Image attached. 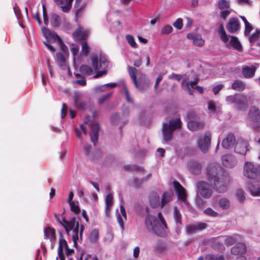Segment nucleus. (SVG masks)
Here are the masks:
<instances>
[{
  "label": "nucleus",
  "mask_w": 260,
  "mask_h": 260,
  "mask_svg": "<svg viewBox=\"0 0 260 260\" xmlns=\"http://www.w3.org/2000/svg\"><path fill=\"white\" fill-rule=\"evenodd\" d=\"M187 126L190 131H197L203 129L204 127L205 123L202 121L190 120L188 121Z\"/></svg>",
  "instance_id": "5701e85b"
},
{
  "label": "nucleus",
  "mask_w": 260,
  "mask_h": 260,
  "mask_svg": "<svg viewBox=\"0 0 260 260\" xmlns=\"http://www.w3.org/2000/svg\"><path fill=\"white\" fill-rule=\"evenodd\" d=\"M198 189L203 197L209 198L211 196V190L209 183L205 181H200L198 183Z\"/></svg>",
  "instance_id": "9b49d317"
},
{
  "label": "nucleus",
  "mask_w": 260,
  "mask_h": 260,
  "mask_svg": "<svg viewBox=\"0 0 260 260\" xmlns=\"http://www.w3.org/2000/svg\"><path fill=\"white\" fill-rule=\"evenodd\" d=\"M99 237V232L98 229H93L89 235V240L91 242L95 243L97 242Z\"/></svg>",
  "instance_id": "ea45409f"
},
{
  "label": "nucleus",
  "mask_w": 260,
  "mask_h": 260,
  "mask_svg": "<svg viewBox=\"0 0 260 260\" xmlns=\"http://www.w3.org/2000/svg\"><path fill=\"white\" fill-rule=\"evenodd\" d=\"M92 66L95 71L100 69H107L109 66V61L105 55L101 54L99 57L96 55L93 56L91 58Z\"/></svg>",
  "instance_id": "0eeeda50"
},
{
  "label": "nucleus",
  "mask_w": 260,
  "mask_h": 260,
  "mask_svg": "<svg viewBox=\"0 0 260 260\" xmlns=\"http://www.w3.org/2000/svg\"><path fill=\"white\" fill-rule=\"evenodd\" d=\"M120 120V116L118 114H114L111 117V122L113 125L118 124Z\"/></svg>",
  "instance_id": "864d4df0"
},
{
  "label": "nucleus",
  "mask_w": 260,
  "mask_h": 260,
  "mask_svg": "<svg viewBox=\"0 0 260 260\" xmlns=\"http://www.w3.org/2000/svg\"><path fill=\"white\" fill-rule=\"evenodd\" d=\"M173 30V27L169 25H167L165 26L161 30V33L162 34L168 35L170 34Z\"/></svg>",
  "instance_id": "5fc2aeb1"
},
{
  "label": "nucleus",
  "mask_w": 260,
  "mask_h": 260,
  "mask_svg": "<svg viewBox=\"0 0 260 260\" xmlns=\"http://www.w3.org/2000/svg\"><path fill=\"white\" fill-rule=\"evenodd\" d=\"M239 23L237 18H231L226 25V29L230 33H234L239 29Z\"/></svg>",
  "instance_id": "412c9836"
},
{
  "label": "nucleus",
  "mask_w": 260,
  "mask_h": 260,
  "mask_svg": "<svg viewBox=\"0 0 260 260\" xmlns=\"http://www.w3.org/2000/svg\"><path fill=\"white\" fill-rule=\"evenodd\" d=\"M187 38L189 40H192L193 44L197 46H202L205 43L204 40L202 39V37L199 35L189 33L187 35Z\"/></svg>",
  "instance_id": "bb28decb"
},
{
  "label": "nucleus",
  "mask_w": 260,
  "mask_h": 260,
  "mask_svg": "<svg viewBox=\"0 0 260 260\" xmlns=\"http://www.w3.org/2000/svg\"><path fill=\"white\" fill-rule=\"evenodd\" d=\"M42 9H43V17L44 23L46 25H48V23H49V20H48V18L47 10H46L45 5H43Z\"/></svg>",
  "instance_id": "8fccbe9b"
},
{
  "label": "nucleus",
  "mask_w": 260,
  "mask_h": 260,
  "mask_svg": "<svg viewBox=\"0 0 260 260\" xmlns=\"http://www.w3.org/2000/svg\"><path fill=\"white\" fill-rule=\"evenodd\" d=\"M247 251L245 244L242 242L238 243L235 246L231 249V252L235 255H241L244 254Z\"/></svg>",
  "instance_id": "dca6fc26"
},
{
  "label": "nucleus",
  "mask_w": 260,
  "mask_h": 260,
  "mask_svg": "<svg viewBox=\"0 0 260 260\" xmlns=\"http://www.w3.org/2000/svg\"><path fill=\"white\" fill-rule=\"evenodd\" d=\"M236 241L237 240L235 238L231 236H228L225 240V243L227 245L230 246L234 244Z\"/></svg>",
  "instance_id": "bf43d9fd"
},
{
  "label": "nucleus",
  "mask_w": 260,
  "mask_h": 260,
  "mask_svg": "<svg viewBox=\"0 0 260 260\" xmlns=\"http://www.w3.org/2000/svg\"><path fill=\"white\" fill-rule=\"evenodd\" d=\"M212 247L218 249H222L223 247L222 241L218 240L216 238L212 240Z\"/></svg>",
  "instance_id": "603ef678"
},
{
  "label": "nucleus",
  "mask_w": 260,
  "mask_h": 260,
  "mask_svg": "<svg viewBox=\"0 0 260 260\" xmlns=\"http://www.w3.org/2000/svg\"><path fill=\"white\" fill-rule=\"evenodd\" d=\"M236 197L240 202H243L245 199V193L241 189L237 190L236 192Z\"/></svg>",
  "instance_id": "09e8293b"
},
{
  "label": "nucleus",
  "mask_w": 260,
  "mask_h": 260,
  "mask_svg": "<svg viewBox=\"0 0 260 260\" xmlns=\"http://www.w3.org/2000/svg\"><path fill=\"white\" fill-rule=\"evenodd\" d=\"M126 41L129 45L133 48H136L137 47V44L135 42L134 37L131 35H126L125 36Z\"/></svg>",
  "instance_id": "37998d69"
},
{
  "label": "nucleus",
  "mask_w": 260,
  "mask_h": 260,
  "mask_svg": "<svg viewBox=\"0 0 260 260\" xmlns=\"http://www.w3.org/2000/svg\"><path fill=\"white\" fill-rule=\"evenodd\" d=\"M149 202L150 206L153 208H155L160 205V198L155 192H152L149 195Z\"/></svg>",
  "instance_id": "cd10ccee"
},
{
  "label": "nucleus",
  "mask_w": 260,
  "mask_h": 260,
  "mask_svg": "<svg viewBox=\"0 0 260 260\" xmlns=\"http://www.w3.org/2000/svg\"><path fill=\"white\" fill-rule=\"evenodd\" d=\"M222 165L226 168H232L237 164V159L234 155L232 154H225L221 157Z\"/></svg>",
  "instance_id": "1a4fd4ad"
},
{
  "label": "nucleus",
  "mask_w": 260,
  "mask_h": 260,
  "mask_svg": "<svg viewBox=\"0 0 260 260\" xmlns=\"http://www.w3.org/2000/svg\"><path fill=\"white\" fill-rule=\"evenodd\" d=\"M157 215H158V217L159 219L160 220V222H161L162 225H164L166 229H168L167 223H166V220H165V218H164L161 212H159L158 213Z\"/></svg>",
  "instance_id": "338daca9"
},
{
  "label": "nucleus",
  "mask_w": 260,
  "mask_h": 260,
  "mask_svg": "<svg viewBox=\"0 0 260 260\" xmlns=\"http://www.w3.org/2000/svg\"><path fill=\"white\" fill-rule=\"evenodd\" d=\"M158 221L157 218L151 215H147L145 218V225L147 229L149 230H152L154 226L158 224Z\"/></svg>",
  "instance_id": "b1692460"
},
{
  "label": "nucleus",
  "mask_w": 260,
  "mask_h": 260,
  "mask_svg": "<svg viewBox=\"0 0 260 260\" xmlns=\"http://www.w3.org/2000/svg\"><path fill=\"white\" fill-rule=\"evenodd\" d=\"M212 172V188L218 193L224 192L227 186L230 184L229 177L223 173L220 167L216 172L213 170Z\"/></svg>",
  "instance_id": "f03ea898"
},
{
  "label": "nucleus",
  "mask_w": 260,
  "mask_h": 260,
  "mask_svg": "<svg viewBox=\"0 0 260 260\" xmlns=\"http://www.w3.org/2000/svg\"><path fill=\"white\" fill-rule=\"evenodd\" d=\"M232 87L234 90L237 91H242L245 88V86L244 84L241 81L237 80L235 81L232 84Z\"/></svg>",
  "instance_id": "58836bf2"
},
{
  "label": "nucleus",
  "mask_w": 260,
  "mask_h": 260,
  "mask_svg": "<svg viewBox=\"0 0 260 260\" xmlns=\"http://www.w3.org/2000/svg\"><path fill=\"white\" fill-rule=\"evenodd\" d=\"M230 7V4L229 1L219 0L218 3V7L221 10L228 9Z\"/></svg>",
  "instance_id": "c03bdc74"
},
{
  "label": "nucleus",
  "mask_w": 260,
  "mask_h": 260,
  "mask_svg": "<svg viewBox=\"0 0 260 260\" xmlns=\"http://www.w3.org/2000/svg\"><path fill=\"white\" fill-rule=\"evenodd\" d=\"M164 225H161L159 222L153 229L152 231L157 236L159 237H165L166 235L167 232Z\"/></svg>",
  "instance_id": "7c9ffc66"
},
{
  "label": "nucleus",
  "mask_w": 260,
  "mask_h": 260,
  "mask_svg": "<svg viewBox=\"0 0 260 260\" xmlns=\"http://www.w3.org/2000/svg\"><path fill=\"white\" fill-rule=\"evenodd\" d=\"M257 169L250 162H246L244 165V175L245 177L254 179L256 177Z\"/></svg>",
  "instance_id": "9d476101"
},
{
  "label": "nucleus",
  "mask_w": 260,
  "mask_h": 260,
  "mask_svg": "<svg viewBox=\"0 0 260 260\" xmlns=\"http://www.w3.org/2000/svg\"><path fill=\"white\" fill-rule=\"evenodd\" d=\"M167 245L164 242H162L161 241H159L156 244V248L157 251L159 253H163L165 251V250L166 249Z\"/></svg>",
  "instance_id": "de8ad7c7"
},
{
  "label": "nucleus",
  "mask_w": 260,
  "mask_h": 260,
  "mask_svg": "<svg viewBox=\"0 0 260 260\" xmlns=\"http://www.w3.org/2000/svg\"><path fill=\"white\" fill-rule=\"evenodd\" d=\"M219 206L223 209H227L230 208V202L226 198H222L218 201Z\"/></svg>",
  "instance_id": "a19ab883"
},
{
  "label": "nucleus",
  "mask_w": 260,
  "mask_h": 260,
  "mask_svg": "<svg viewBox=\"0 0 260 260\" xmlns=\"http://www.w3.org/2000/svg\"><path fill=\"white\" fill-rule=\"evenodd\" d=\"M210 138L209 136H205L203 139H200L198 142V146L201 151L206 153L210 147Z\"/></svg>",
  "instance_id": "393cba45"
},
{
  "label": "nucleus",
  "mask_w": 260,
  "mask_h": 260,
  "mask_svg": "<svg viewBox=\"0 0 260 260\" xmlns=\"http://www.w3.org/2000/svg\"><path fill=\"white\" fill-rule=\"evenodd\" d=\"M163 76L164 75L162 74H159L158 75V77H157L155 80L154 86V90H156L157 89L159 83L163 79Z\"/></svg>",
  "instance_id": "052dcab7"
},
{
  "label": "nucleus",
  "mask_w": 260,
  "mask_h": 260,
  "mask_svg": "<svg viewBox=\"0 0 260 260\" xmlns=\"http://www.w3.org/2000/svg\"><path fill=\"white\" fill-rule=\"evenodd\" d=\"M235 105L236 108L239 110H245L247 107V100L246 96L241 94H237Z\"/></svg>",
  "instance_id": "f3484780"
},
{
  "label": "nucleus",
  "mask_w": 260,
  "mask_h": 260,
  "mask_svg": "<svg viewBox=\"0 0 260 260\" xmlns=\"http://www.w3.org/2000/svg\"><path fill=\"white\" fill-rule=\"evenodd\" d=\"M83 9H84L83 6H80L78 9H76V12H75L76 21H78V19L79 18V15L82 13Z\"/></svg>",
  "instance_id": "69168bd1"
},
{
  "label": "nucleus",
  "mask_w": 260,
  "mask_h": 260,
  "mask_svg": "<svg viewBox=\"0 0 260 260\" xmlns=\"http://www.w3.org/2000/svg\"><path fill=\"white\" fill-rule=\"evenodd\" d=\"M107 74V70L103 69L101 71L97 72L96 74L93 76L94 78H98L102 77L104 75Z\"/></svg>",
  "instance_id": "774afa93"
},
{
  "label": "nucleus",
  "mask_w": 260,
  "mask_h": 260,
  "mask_svg": "<svg viewBox=\"0 0 260 260\" xmlns=\"http://www.w3.org/2000/svg\"><path fill=\"white\" fill-rule=\"evenodd\" d=\"M182 126V122L179 118L171 119L169 123H164L162 127V133L164 140L166 142L170 141L173 137V132Z\"/></svg>",
  "instance_id": "20e7f679"
},
{
  "label": "nucleus",
  "mask_w": 260,
  "mask_h": 260,
  "mask_svg": "<svg viewBox=\"0 0 260 260\" xmlns=\"http://www.w3.org/2000/svg\"><path fill=\"white\" fill-rule=\"evenodd\" d=\"M91 132L90 133L91 142L95 145L98 141L100 126L98 123L91 122L89 124Z\"/></svg>",
  "instance_id": "4468645a"
},
{
  "label": "nucleus",
  "mask_w": 260,
  "mask_h": 260,
  "mask_svg": "<svg viewBox=\"0 0 260 260\" xmlns=\"http://www.w3.org/2000/svg\"><path fill=\"white\" fill-rule=\"evenodd\" d=\"M237 98V94L234 95H230L226 97V101L230 104L234 103L235 104Z\"/></svg>",
  "instance_id": "680f3d73"
},
{
  "label": "nucleus",
  "mask_w": 260,
  "mask_h": 260,
  "mask_svg": "<svg viewBox=\"0 0 260 260\" xmlns=\"http://www.w3.org/2000/svg\"><path fill=\"white\" fill-rule=\"evenodd\" d=\"M183 20L181 18H178L173 23V26L177 29H181L183 26Z\"/></svg>",
  "instance_id": "6e6d98bb"
},
{
  "label": "nucleus",
  "mask_w": 260,
  "mask_h": 260,
  "mask_svg": "<svg viewBox=\"0 0 260 260\" xmlns=\"http://www.w3.org/2000/svg\"><path fill=\"white\" fill-rule=\"evenodd\" d=\"M172 193L166 191L162 195L161 202V207L163 208L164 206L172 199Z\"/></svg>",
  "instance_id": "c9c22d12"
},
{
  "label": "nucleus",
  "mask_w": 260,
  "mask_h": 260,
  "mask_svg": "<svg viewBox=\"0 0 260 260\" xmlns=\"http://www.w3.org/2000/svg\"><path fill=\"white\" fill-rule=\"evenodd\" d=\"M259 185V182L256 180H252L249 182L248 187L252 195L254 196H260Z\"/></svg>",
  "instance_id": "4be33fe9"
},
{
  "label": "nucleus",
  "mask_w": 260,
  "mask_h": 260,
  "mask_svg": "<svg viewBox=\"0 0 260 260\" xmlns=\"http://www.w3.org/2000/svg\"><path fill=\"white\" fill-rule=\"evenodd\" d=\"M189 171L194 175H199L201 173L202 166L200 164L192 161L188 165Z\"/></svg>",
  "instance_id": "c85d7f7f"
},
{
  "label": "nucleus",
  "mask_w": 260,
  "mask_h": 260,
  "mask_svg": "<svg viewBox=\"0 0 260 260\" xmlns=\"http://www.w3.org/2000/svg\"><path fill=\"white\" fill-rule=\"evenodd\" d=\"M80 72L85 76H89L93 72L92 68L86 64H82L80 67Z\"/></svg>",
  "instance_id": "e433bc0d"
},
{
  "label": "nucleus",
  "mask_w": 260,
  "mask_h": 260,
  "mask_svg": "<svg viewBox=\"0 0 260 260\" xmlns=\"http://www.w3.org/2000/svg\"><path fill=\"white\" fill-rule=\"evenodd\" d=\"M73 234L72 236L73 241L74 242V246L77 247V241L79 239L78 238V233L79 231V221H77L75 223V226L73 229Z\"/></svg>",
  "instance_id": "72a5a7b5"
},
{
  "label": "nucleus",
  "mask_w": 260,
  "mask_h": 260,
  "mask_svg": "<svg viewBox=\"0 0 260 260\" xmlns=\"http://www.w3.org/2000/svg\"><path fill=\"white\" fill-rule=\"evenodd\" d=\"M72 36L76 42H82L87 39L88 31L83 27L79 26L73 32Z\"/></svg>",
  "instance_id": "6e6552de"
},
{
  "label": "nucleus",
  "mask_w": 260,
  "mask_h": 260,
  "mask_svg": "<svg viewBox=\"0 0 260 260\" xmlns=\"http://www.w3.org/2000/svg\"><path fill=\"white\" fill-rule=\"evenodd\" d=\"M236 142V138L233 134L230 133L222 142V146L226 149L232 148Z\"/></svg>",
  "instance_id": "6ab92c4d"
},
{
  "label": "nucleus",
  "mask_w": 260,
  "mask_h": 260,
  "mask_svg": "<svg viewBox=\"0 0 260 260\" xmlns=\"http://www.w3.org/2000/svg\"><path fill=\"white\" fill-rule=\"evenodd\" d=\"M45 238L50 239L51 242H53L55 239V231L51 227H47L44 229Z\"/></svg>",
  "instance_id": "c756f323"
},
{
  "label": "nucleus",
  "mask_w": 260,
  "mask_h": 260,
  "mask_svg": "<svg viewBox=\"0 0 260 260\" xmlns=\"http://www.w3.org/2000/svg\"><path fill=\"white\" fill-rule=\"evenodd\" d=\"M260 37V32L257 31L249 36V40L250 43H253L255 42Z\"/></svg>",
  "instance_id": "4d7b16f0"
},
{
  "label": "nucleus",
  "mask_w": 260,
  "mask_h": 260,
  "mask_svg": "<svg viewBox=\"0 0 260 260\" xmlns=\"http://www.w3.org/2000/svg\"><path fill=\"white\" fill-rule=\"evenodd\" d=\"M61 225L64 228L66 232L69 234V232L73 230L76 223L75 217L73 218L70 221L66 219L65 217H63V222Z\"/></svg>",
  "instance_id": "a878e982"
},
{
  "label": "nucleus",
  "mask_w": 260,
  "mask_h": 260,
  "mask_svg": "<svg viewBox=\"0 0 260 260\" xmlns=\"http://www.w3.org/2000/svg\"><path fill=\"white\" fill-rule=\"evenodd\" d=\"M71 208V210L76 214H79L80 212V208L78 205H76L74 201H72L69 204Z\"/></svg>",
  "instance_id": "49530a36"
},
{
  "label": "nucleus",
  "mask_w": 260,
  "mask_h": 260,
  "mask_svg": "<svg viewBox=\"0 0 260 260\" xmlns=\"http://www.w3.org/2000/svg\"><path fill=\"white\" fill-rule=\"evenodd\" d=\"M247 119L251 127L254 129L260 128V111L257 108L252 106L250 108Z\"/></svg>",
  "instance_id": "423d86ee"
},
{
  "label": "nucleus",
  "mask_w": 260,
  "mask_h": 260,
  "mask_svg": "<svg viewBox=\"0 0 260 260\" xmlns=\"http://www.w3.org/2000/svg\"><path fill=\"white\" fill-rule=\"evenodd\" d=\"M137 69L134 67L128 66L127 72L135 87L141 92L146 90L150 86V81L145 74H142L137 78L136 73Z\"/></svg>",
  "instance_id": "7ed1b4c3"
},
{
  "label": "nucleus",
  "mask_w": 260,
  "mask_h": 260,
  "mask_svg": "<svg viewBox=\"0 0 260 260\" xmlns=\"http://www.w3.org/2000/svg\"><path fill=\"white\" fill-rule=\"evenodd\" d=\"M112 93H108L105 95H103L101 98H100L99 100V103L100 104H102L106 101H107L109 98L111 97Z\"/></svg>",
  "instance_id": "e2e57ef3"
},
{
  "label": "nucleus",
  "mask_w": 260,
  "mask_h": 260,
  "mask_svg": "<svg viewBox=\"0 0 260 260\" xmlns=\"http://www.w3.org/2000/svg\"><path fill=\"white\" fill-rule=\"evenodd\" d=\"M55 4L59 6L64 13H68L72 6L73 0H53Z\"/></svg>",
  "instance_id": "2eb2a0df"
},
{
  "label": "nucleus",
  "mask_w": 260,
  "mask_h": 260,
  "mask_svg": "<svg viewBox=\"0 0 260 260\" xmlns=\"http://www.w3.org/2000/svg\"><path fill=\"white\" fill-rule=\"evenodd\" d=\"M255 70L256 68L253 66L250 67L247 66L243 69L242 72L245 77L250 78L254 75Z\"/></svg>",
  "instance_id": "2f4dec72"
},
{
  "label": "nucleus",
  "mask_w": 260,
  "mask_h": 260,
  "mask_svg": "<svg viewBox=\"0 0 260 260\" xmlns=\"http://www.w3.org/2000/svg\"><path fill=\"white\" fill-rule=\"evenodd\" d=\"M144 182V179H139L135 178L133 180V183L134 186L137 188H140L141 187L142 184Z\"/></svg>",
  "instance_id": "13d9d810"
},
{
  "label": "nucleus",
  "mask_w": 260,
  "mask_h": 260,
  "mask_svg": "<svg viewBox=\"0 0 260 260\" xmlns=\"http://www.w3.org/2000/svg\"><path fill=\"white\" fill-rule=\"evenodd\" d=\"M42 31L44 36L48 40L58 41L61 43V49L62 53L58 52L56 55V61L58 66L62 70H66L67 66L66 63V55H69L67 47L63 44L60 37L56 34L52 32L47 27L42 28Z\"/></svg>",
  "instance_id": "f257e3e1"
},
{
  "label": "nucleus",
  "mask_w": 260,
  "mask_h": 260,
  "mask_svg": "<svg viewBox=\"0 0 260 260\" xmlns=\"http://www.w3.org/2000/svg\"><path fill=\"white\" fill-rule=\"evenodd\" d=\"M68 244L67 241L64 239H61L59 241L58 248V253H60V251H62V253L63 252V247L67 248Z\"/></svg>",
  "instance_id": "3c124183"
},
{
  "label": "nucleus",
  "mask_w": 260,
  "mask_h": 260,
  "mask_svg": "<svg viewBox=\"0 0 260 260\" xmlns=\"http://www.w3.org/2000/svg\"><path fill=\"white\" fill-rule=\"evenodd\" d=\"M173 217L177 224H182V216L176 207L174 208Z\"/></svg>",
  "instance_id": "4c0bfd02"
},
{
  "label": "nucleus",
  "mask_w": 260,
  "mask_h": 260,
  "mask_svg": "<svg viewBox=\"0 0 260 260\" xmlns=\"http://www.w3.org/2000/svg\"><path fill=\"white\" fill-rule=\"evenodd\" d=\"M208 226L205 222H198L195 224H189L186 226V232L187 234H191L199 231H202Z\"/></svg>",
  "instance_id": "ddd939ff"
},
{
  "label": "nucleus",
  "mask_w": 260,
  "mask_h": 260,
  "mask_svg": "<svg viewBox=\"0 0 260 260\" xmlns=\"http://www.w3.org/2000/svg\"><path fill=\"white\" fill-rule=\"evenodd\" d=\"M80 94L78 93H75L74 98V103L79 109L82 110L85 108L86 104L84 101H80Z\"/></svg>",
  "instance_id": "473e14b6"
},
{
  "label": "nucleus",
  "mask_w": 260,
  "mask_h": 260,
  "mask_svg": "<svg viewBox=\"0 0 260 260\" xmlns=\"http://www.w3.org/2000/svg\"><path fill=\"white\" fill-rule=\"evenodd\" d=\"M168 78L170 79H174L178 81H179L182 79V76L181 75L176 74L175 73H172L169 76Z\"/></svg>",
  "instance_id": "0e129e2a"
},
{
  "label": "nucleus",
  "mask_w": 260,
  "mask_h": 260,
  "mask_svg": "<svg viewBox=\"0 0 260 260\" xmlns=\"http://www.w3.org/2000/svg\"><path fill=\"white\" fill-rule=\"evenodd\" d=\"M248 144L243 140H238L235 147V151L240 154L245 155L248 149Z\"/></svg>",
  "instance_id": "a211bd4d"
},
{
  "label": "nucleus",
  "mask_w": 260,
  "mask_h": 260,
  "mask_svg": "<svg viewBox=\"0 0 260 260\" xmlns=\"http://www.w3.org/2000/svg\"><path fill=\"white\" fill-rule=\"evenodd\" d=\"M199 79L197 78L194 79L193 81H189L185 83V80H183L181 82V86L183 88L187 90L190 95L193 94L192 90L191 88L194 89L197 84L199 83Z\"/></svg>",
  "instance_id": "aec40b11"
},
{
  "label": "nucleus",
  "mask_w": 260,
  "mask_h": 260,
  "mask_svg": "<svg viewBox=\"0 0 260 260\" xmlns=\"http://www.w3.org/2000/svg\"><path fill=\"white\" fill-rule=\"evenodd\" d=\"M106 213L108 215V211L110 209L113 204V194L111 193L108 194L105 199Z\"/></svg>",
  "instance_id": "f704fd0d"
},
{
  "label": "nucleus",
  "mask_w": 260,
  "mask_h": 260,
  "mask_svg": "<svg viewBox=\"0 0 260 260\" xmlns=\"http://www.w3.org/2000/svg\"><path fill=\"white\" fill-rule=\"evenodd\" d=\"M81 51L85 56H87L88 55L90 52V47L88 46L86 41L83 43L82 45Z\"/></svg>",
  "instance_id": "a18cd8bd"
},
{
  "label": "nucleus",
  "mask_w": 260,
  "mask_h": 260,
  "mask_svg": "<svg viewBox=\"0 0 260 260\" xmlns=\"http://www.w3.org/2000/svg\"><path fill=\"white\" fill-rule=\"evenodd\" d=\"M51 19L53 21V25L55 27H59L61 23L60 16L56 14H53L51 16Z\"/></svg>",
  "instance_id": "79ce46f5"
},
{
  "label": "nucleus",
  "mask_w": 260,
  "mask_h": 260,
  "mask_svg": "<svg viewBox=\"0 0 260 260\" xmlns=\"http://www.w3.org/2000/svg\"><path fill=\"white\" fill-rule=\"evenodd\" d=\"M218 33L220 35V38L226 44V46L228 47H233L234 49H236L238 51L242 50V46L238 40V38L236 37H231V40L229 42V37L226 35L225 30L224 29L223 24H220L219 25Z\"/></svg>",
  "instance_id": "39448f33"
},
{
  "label": "nucleus",
  "mask_w": 260,
  "mask_h": 260,
  "mask_svg": "<svg viewBox=\"0 0 260 260\" xmlns=\"http://www.w3.org/2000/svg\"><path fill=\"white\" fill-rule=\"evenodd\" d=\"M173 184L175 191L177 194L178 198L183 203L187 202L186 193L185 188L177 180H174Z\"/></svg>",
  "instance_id": "f8f14e48"
}]
</instances>
